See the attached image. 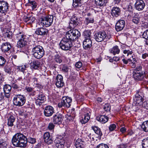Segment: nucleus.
Instances as JSON below:
<instances>
[{
    "label": "nucleus",
    "instance_id": "obj_1",
    "mask_svg": "<svg viewBox=\"0 0 148 148\" xmlns=\"http://www.w3.org/2000/svg\"><path fill=\"white\" fill-rule=\"evenodd\" d=\"M12 142L16 147L25 148L27 144V136L22 134L17 133L13 137Z\"/></svg>",
    "mask_w": 148,
    "mask_h": 148
},
{
    "label": "nucleus",
    "instance_id": "obj_2",
    "mask_svg": "<svg viewBox=\"0 0 148 148\" xmlns=\"http://www.w3.org/2000/svg\"><path fill=\"white\" fill-rule=\"evenodd\" d=\"M31 46L32 49L33 55L35 58L40 59L43 56L45 51L42 46L36 45L34 42Z\"/></svg>",
    "mask_w": 148,
    "mask_h": 148
},
{
    "label": "nucleus",
    "instance_id": "obj_3",
    "mask_svg": "<svg viewBox=\"0 0 148 148\" xmlns=\"http://www.w3.org/2000/svg\"><path fill=\"white\" fill-rule=\"evenodd\" d=\"M26 36L23 34V32H21L17 34L14 36V39L18 40L17 43L18 47H24L27 44Z\"/></svg>",
    "mask_w": 148,
    "mask_h": 148
},
{
    "label": "nucleus",
    "instance_id": "obj_4",
    "mask_svg": "<svg viewBox=\"0 0 148 148\" xmlns=\"http://www.w3.org/2000/svg\"><path fill=\"white\" fill-rule=\"evenodd\" d=\"M60 47L63 50H70L73 47L72 41L65 37L63 38L60 43Z\"/></svg>",
    "mask_w": 148,
    "mask_h": 148
},
{
    "label": "nucleus",
    "instance_id": "obj_5",
    "mask_svg": "<svg viewBox=\"0 0 148 148\" xmlns=\"http://www.w3.org/2000/svg\"><path fill=\"white\" fill-rule=\"evenodd\" d=\"M80 36V33L78 30L71 29L66 32L65 37L73 42L77 39Z\"/></svg>",
    "mask_w": 148,
    "mask_h": 148
},
{
    "label": "nucleus",
    "instance_id": "obj_6",
    "mask_svg": "<svg viewBox=\"0 0 148 148\" xmlns=\"http://www.w3.org/2000/svg\"><path fill=\"white\" fill-rule=\"evenodd\" d=\"M25 97L20 94L15 95L13 99L14 104L17 106H23L25 103Z\"/></svg>",
    "mask_w": 148,
    "mask_h": 148
},
{
    "label": "nucleus",
    "instance_id": "obj_7",
    "mask_svg": "<svg viewBox=\"0 0 148 148\" xmlns=\"http://www.w3.org/2000/svg\"><path fill=\"white\" fill-rule=\"evenodd\" d=\"M72 101L71 98L68 97H63L61 102L58 103V106L60 108L62 107L69 108L71 106Z\"/></svg>",
    "mask_w": 148,
    "mask_h": 148
},
{
    "label": "nucleus",
    "instance_id": "obj_8",
    "mask_svg": "<svg viewBox=\"0 0 148 148\" xmlns=\"http://www.w3.org/2000/svg\"><path fill=\"white\" fill-rule=\"evenodd\" d=\"M41 23L42 25L46 27L51 25L53 23V17L52 15H49L41 18Z\"/></svg>",
    "mask_w": 148,
    "mask_h": 148
},
{
    "label": "nucleus",
    "instance_id": "obj_9",
    "mask_svg": "<svg viewBox=\"0 0 148 148\" xmlns=\"http://www.w3.org/2000/svg\"><path fill=\"white\" fill-rule=\"evenodd\" d=\"M143 97L144 95L142 92L139 90L136 91L134 99L137 105H142L144 101Z\"/></svg>",
    "mask_w": 148,
    "mask_h": 148
},
{
    "label": "nucleus",
    "instance_id": "obj_10",
    "mask_svg": "<svg viewBox=\"0 0 148 148\" xmlns=\"http://www.w3.org/2000/svg\"><path fill=\"white\" fill-rule=\"evenodd\" d=\"M95 39L98 42L103 41L107 37V34L104 31L96 33L94 35Z\"/></svg>",
    "mask_w": 148,
    "mask_h": 148
},
{
    "label": "nucleus",
    "instance_id": "obj_11",
    "mask_svg": "<svg viewBox=\"0 0 148 148\" xmlns=\"http://www.w3.org/2000/svg\"><path fill=\"white\" fill-rule=\"evenodd\" d=\"M64 116L62 114L56 113L53 116V121L54 124L58 125L61 124L63 121Z\"/></svg>",
    "mask_w": 148,
    "mask_h": 148
},
{
    "label": "nucleus",
    "instance_id": "obj_12",
    "mask_svg": "<svg viewBox=\"0 0 148 148\" xmlns=\"http://www.w3.org/2000/svg\"><path fill=\"white\" fill-rule=\"evenodd\" d=\"M8 4L4 1H0V13L5 14L8 10Z\"/></svg>",
    "mask_w": 148,
    "mask_h": 148
},
{
    "label": "nucleus",
    "instance_id": "obj_13",
    "mask_svg": "<svg viewBox=\"0 0 148 148\" xmlns=\"http://www.w3.org/2000/svg\"><path fill=\"white\" fill-rule=\"evenodd\" d=\"M145 6V3L143 0H137L135 4V8L139 11H142Z\"/></svg>",
    "mask_w": 148,
    "mask_h": 148
},
{
    "label": "nucleus",
    "instance_id": "obj_14",
    "mask_svg": "<svg viewBox=\"0 0 148 148\" xmlns=\"http://www.w3.org/2000/svg\"><path fill=\"white\" fill-rule=\"evenodd\" d=\"M54 112V108L51 106H48L45 107L44 114L47 117H50L52 116Z\"/></svg>",
    "mask_w": 148,
    "mask_h": 148
},
{
    "label": "nucleus",
    "instance_id": "obj_15",
    "mask_svg": "<svg viewBox=\"0 0 148 148\" xmlns=\"http://www.w3.org/2000/svg\"><path fill=\"white\" fill-rule=\"evenodd\" d=\"M80 22V19L75 15H73L71 19L69 24L71 28H74Z\"/></svg>",
    "mask_w": 148,
    "mask_h": 148
},
{
    "label": "nucleus",
    "instance_id": "obj_16",
    "mask_svg": "<svg viewBox=\"0 0 148 148\" xmlns=\"http://www.w3.org/2000/svg\"><path fill=\"white\" fill-rule=\"evenodd\" d=\"M125 21L124 20H119L115 25V29L117 32L122 30L125 27Z\"/></svg>",
    "mask_w": 148,
    "mask_h": 148
},
{
    "label": "nucleus",
    "instance_id": "obj_17",
    "mask_svg": "<svg viewBox=\"0 0 148 148\" xmlns=\"http://www.w3.org/2000/svg\"><path fill=\"white\" fill-rule=\"evenodd\" d=\"M56 84L58 88H61L64 85L63 77L61 75H58L56 77Z\"/></svg>",
    "mask_w": 148,
    "mask_h": 148
},
{
    "label": "nucleus",
    "instance_id": "obj_18",
    "mask_svg": "<svg viewBox=\"0 0 148 148\" xmlns=\"http://www.w3.org/2000/svg\"><path fill=\"white\" fill-rule=\"evenodd\" d=\"M37 99L36 100L35 103L37 105L40 106L43 103L45 99V97L42 92H39L37 97Z\"/></svg>",
    "mask_w": 148,
    "mask_h": 148
},
{
    "label": "nucleus",
    "instance_id": "obj_19",
    "mask_svg": "<svg viewBox=\"0 0 148 148\" xmlns=\"http://www.w3.org/2000/svg\"><path fill=\"white\" fill-rule=\"evenodd\" d=\"M3 89L5 97L7 98H9L11 90V86L8 84H5L3 86Z\"/></svg>",
    "mask_w": 148,
    "mask_h": 148
},
{
    "label": "nucleus",
    "instance_id": "obj_20",
    "mask_svg": "<svg viewBox=\"0 0 148 148\" xmlns=\"http://www.w3.org/2000/svg\"><path fill=\"white\" fill-rule=\"evenodd\" d=\"M11 47V45L10 42H6L3 43L1 48L2 51L5 53L9 51Z\"/></svg>",
    "mask_w": 148,
    "mask_h": 148
},
{
    "label": "nucleus",
    "instance_id": "obj_21",
    "mask_svg": "<svg viewBox=\"0 0 148 148\" xmlns=\"http://www.w3.org/2000/svg\"><path fill=\"white\" fill-rule=\"evenodd\" d=\"M54 143L57 148H64L65 141L63 139L57 138L54 140Z\"/></svg>",
    "mask_w": 148,
    "mask_h": 148
},
{
    "label": "nucleus",
    "instance_id": "obj_22",
    "mask_svg": "<svg viewBox=\"0 0 148 148\" xmlns=\"http://www.w3.org/2000/svg\"><path fill=\"white\" fill-rule=\"evenodd\" d=\"M43 138L45 143L48 144H51L53 143V140L52 136H50L48 132L45 133L43 135Z\"/></svg>",
    "mask_w": 148,
    "mask_h": 148
},
{
    "label": "nucleus",
    "instance_id": "obj_23",
    "mask_svg": "<svg viewBox=\"0 0 148 148\" xmlns=\"http://www.w3.org/2000/svg\"><path fill=\"white\" fill-rule=\"evenodd\" d=\"M86 16L87 17L85 18L84 21L85 24L88 25L89 23H93L94 19L92 15L90 13H88L87 14Z\"/></svg>",
    "mask_w": 148,
    "mask_h": 148
},
{
    "label": "nucleus",
    "instance_id": "obj_24",
    "mask_svg": "<svg viewBox=\"0 0 148 148\" xmlns=\"http://www.w3.org/2000/svg\"><path fill=\"white\" fill-rule=\"evenodd\" d=\"M48 32V30L45 28H38L36 29L35 32L36 34L42 36L47 35Z\"/></svg>",
    "mask_w": 148,
    "mask_h": 148
},
{
    "label": "nucleus",
    "instance_id": "obj_25",
    "mask_svg": "<svg viewBox=\"0 0 148 148\" xmlns=\"http://www.w3.org/2000/svg\"><path fill=\"white\" fill-rule=\"evenodd\" d=\"M121 14L120 9L117 7H113L112 9L111 14L113 16L118 17Z\"/></svg>",
    "mask_w": 148,
    "mask_h": 148
},
{
    "label": "nucleus",
    "instance_id": "obj_26",
    "mask_svg": "<svg viewBox=\"0 0 148 148\" xmlns=\"http://www.w3.org/2000/svg\"><path fill=\"white\" fill-rule=\"evenodd\" d=\"M133 75L134 79L137 81L142 80L144 77L143 73H140V72H135L134 74Z\"/></svg>",
    "mask_w": 148,
    "mask_h": 148
},
{
    "label": "nucleus",
    "instance_id": "obj_27",
    "mask_svg": "<svg viewBox=\"0 0 148 148\" xmlns=\"http://www.w3.org/2000/svg\"><path fill=\"white\" fill-rule=\"evenodd\" d=\"M92 42L90 38L85 39L83 42V46L85 49L90 48L92 46Z\"/></svg>",
    "mask_w": 148,
    "mask_h": 148
},
{
    "label": "nucleus",
    "instance_id": "obj_28",
    "mask_svg": "<svg viewBox=\"0 0 148 148\" xmlns=\"http://www.w3.org/2000/svg\"><path fill=\"white\" fill-rule=\"evenodd\" d=\"M96 119L101 123H105L108 121V118L106 116L102 115L97 117Z\"/></svg>",
    "mask_w": 148,
    "mask_h": 148
},
{
    "label": "nucleus",
    "instance_id": "obj_29",
    "mask_svg": "<svg viewBox=\"0 0 148 148\" xmlns=\"http://www.w3.org/2000/svg\"><path fill=\"white\" fill-rule=\"evenodd\" d=\"M85 142L81 139L78 138L76 140L75 146L76 148H83L84 147Z\"/></svg>",
    "mask_w": 148,
    "mask_h": 148
},
{
    "label": "nucleus",
    "instance_id": "obj_30",
    "mask_svg": "<svg viewBox=\"0 0 148 148\" xmlns=\"http://www.w3.org/2000/svg\"><path fill=\"white\" fill-rule=\"evenodd\" d=\"M25 22L29 24H31L34 22L35 18L32 16H25L24 18Z\"/></svg>",
    "mask_w": 148,
    "mask_h": 148
},
{
    "label": "nucleus",
    "instance_id": "obj_31",
    "mask_svg": "<svg viewBox=\"0 0 148 148\" xmlns=\"http://www.w3.org/2000/svg\"><path fill=\"white\" fill-rule=\"evenodd\" d=\"M90 114L87 113L85 114L83 117H82L80 119L81 123L82 124H85L90 119Z\"/></svg>",
    "mask_w": 148,
    "mask_h": 148
},
{
    "label": "nucleus",
    "instance_id": "obj_32",
    "mask_svg": "<svg viewBox=\"0 0 148 148\" xmlns=\"http://www.w3.org/2000/svg\"><path fill=\"white\" fill-rule=\"evenodd\" d=\"M132 19L133 22L136 24H138L139 23L140 18L138 14L137 13H134Z\"/></svg>",
    "mask_w": 148,
    "mask_h": 148
},
{
    "label": "nucleus",
    "instance_id": "obj_33",
    "mask_svg": "<svg viewBox=\"0 0 148 148\" xmlns=\"http://www.w3.org/2000/svg\"><path fill=\"white\" fill-rule=\"evenodd\" d=\"M40 65V62L37 60H34L30 64L31 67L35 69H38Z\"/></svg>",
    "mask_w": 148,
    "mask_h": 148
},
{
    "label": "nucleus",
    "instance_id": "obj_34",
    "mask_svg": "<svg viewBox=\"0 0 148 148\" xmlns=\"http://www.w3.org/2000/svg\"><path fill=\"white\" fill-rule=\"evenodd\" d=\"M15 120V117L12 115L8 119L7 125L9 126L12 127L13 125V123Z\"/></svg>",
    "mask_w": 148,
    "mask_h": 148
},
{
    "label": "nucleus",
    "instance_id": "obj_35",
    "mask_svg": "<svg viewBox=\"0 0 148 148\" xmlns=\"http://www.w3.org/2000/svg\"><path fill=\"white\" fill-rule=\"evenodd\" d=\"M110 50V53H113L114 55L119 54L120 51L117 45L113 47Z\"/></svg>",
    "mask_w": 148,
    "mask_h": 148
},
{
    "label": "nucleus",
    "instance_id": "obj_36",
    "mask_svg": "<svg viewBox=\"0 0 148 148\" xmlns=\"http://www.w3.org/2000/svg\"><path fill=\"white\" fill-rule=\"evenodd\" d=\"M95 4L97 6H102L105 5L107 0H95Z\"/></svg>",
    "mask_w": 148,
    "mask_h": 148
},
{
    "label": "nucleus",
    "instance_id": "obj_37",
    "mask_svg": "<svg viewBox=\"0 0 148 148\" xmlns=\"http://www.w3.org/2000/svg\"><path fill=\"white\" fill-rule=\"evenodd\" d=\"M92 128L95 132L99 135V136L101 137L102 136V134L99 128L97 126H94L92 127Z\"/></svg>",
    "mask_w": 148,
    "mask_h": 148
},
{
    "label": "nucleus",
    "instance_id": "obj_38",
    "mask_svg": "<svg viewBox=\"0 0 148 148\" xmlns=\"http://www.w3.org/2000/svg\"><path fill=\"white\" fill-rule=\"evenodd\" d=\"M82 0H73V6L74 7L77 8L81 6Z\"/></svg>",
    "mask_w": 148,
    "mask_h": 148
},
{
    "label": "nucleus",
    "instance_id": "obj_39",
    "mask_svg": "<svg viewBox=\"0 0 148 148\" xmlns=\"http://www.w3.org/2000/svg\"><path fill=\"white\" fill-rule=\"evenodd\" d=\"M28 1V5L31 7L32 10H34L36 8L37 4L36 1L29 0Z\"/></svg>",
    "mask_w": 148,
    "mask_h": 148
},
{
    "label": "nucleus",
    "instance_id": "obj_40",
    "mask_svg": "<svg viewBox=\"0 0 148 148\" xmlns=\"http://www.w3.org/2000/svg\"><path fill=\"white\" fill-rule=\"evenodd\" d=\"M91 34V33L89 30H85L83 33L84 37L86 38H90Z\"/></svg>",
    "mask_w": 148,
    "mask_h": 148
},
{
    "label": "nucleus",
    "instance_id": "obj_41",
    "mask_svg": "<svg viewBox=\"0 0 148 148\" xmlns=\"http://www.w3.org/2000/svg\"><path fill=\"white\" fill-rule=\"evenodd\" d=\"M141 127L144 131L148 132V121L144 122L142 125Z\"/></svg>",
    "mask_w": 148,
    "mask_h": 148
},
{
    "label": "nucleus",
    "instance_id": "obj_42",
    "mask_svg": "<svg viewBox=\"0 0 148 148\" xmlns=\"http://www.w3.org/2000/svg\"><path fill=\"white\" fill-rule=\"evenodd\" d=\"M142 145L143 148H148V138H146L143 140Z\"/></svg>",
    "mask_w": 148,
    "mask_h": 148
},
{
    "label": "nucleus",
    "instance_id": "obj_43",
    "mask_svg": "<svg viewBox=\"0 0 148 148\" xmlns=\"http://www.w3.org/2000/svg\"><path fill=\"white\" fill-rule=\"evenodd\" d=\"M54 60L57 63L60 64L62 62V58L60 56L56 54L55 56Z\"/></svg>",
    "mask_w": 148,
    "mask_h": 148
},
{
    "label": "nucleus",
    "instance_id": "obj_44",
    "mask_svg": "<svg viewBox=\"0 0 148 148\" xmlns=\"http://www.w3.org/2000/svg\"><path fill=\"white\" fill-rule=\"evenodd\" d=\"M6 60L5 58L2 56H0V67H3L5 63Z\"/></svg>",
    "mask_w": 148,
    "mask_h": 148
},
{
    "label": "nucleus",
    "instance_id": "obj_45",
    "mask_svg": "<svg viewBox=\"0 0 148 148\" xmlns=\"http://www.w3.org/2000/svg\"><path fill=\"white\" fill-rule=\"evenodd\" d=\"M7 144L6 142L3 140H0V148H7Z\"/></svg>",
    "mask_w": 148,
    "mask_h": 148
},
{
    "label": "nucleus",
    "instance_id": "obj_46",
    "mask_svg": "<svg viewBox=\"0 0 148 148\" xmlns=\"http://www.w3.org/2000/svg\"><path fill=\"white\" fill-rule=\"evenodd\" d=\"M30 134H28L27 135L28 138H27V142L28 141L29 143L32 144H34L36 142V139L34 138L30 137L29 136Z\"/></svg>",
    "mask_w": 148,
    "mask_h": 148
},
{
    "label": "nucleus",
    "instance_id": "obj_47",
    "mask_svg": "<svg viewBox=\"0 0 148 148\" xmlns=\"http://www.w3.org/2000/svg\"><path fill=\"white\" fill-rule=\"evenodd\" d=\"M4 36L5 37H7L8 38H11L13 36V34L12 33L9 31L5 32L4 34Z\"/></svg>",
    "mask_w": 148,
    "mask_h": 148
},
{
    "label": "nucleus",
    "instance_id": "obj_48",
    "mask_svg": "<svg viewBox=\"0 0 148 148\" xmlns=\"http://www.w3.org/2000/svg\"><path fill=\"white\" fill-rule=\"evenodd\" d=\"M69 70V68L66 65H64L62 67V71L63 72L67 73L68 72Z\"/></svg>",
    "mask_w": 148,
    "mask_h": 148
},
{
    "label": "nucleus",
    "instance_id": "obj_49",
    "mask_svg": "<svg viewBox=\"0 0 148 148\" xmlns=\"http://www.w3.org/2000/svg\"><path fill=\"white\" fill-rule=\"evenodd\" d=\"M116 127V125L114 124H111L109 127V129L110 131L114 130Z\"/></svg>",
    "mask_w": 148,
    "mask_h": 148
},
{
    "label": "nucleus",
    "instance_id": "obj_50",
    "mask_svg": "<svg viewBox=\"0 0 148 148\" xmlns=\"http://www.w3.org/2000/svg\"><path fill=\"white\" fill-rule=\"evenodd\" d=\"M4 71L5 72L8 73H10L11 69L10 66L8 65H6L4 67Z\"/></svg>",
    "mask_w": 148,
    "mask_h": 148
},
{
    "label": "nucleus",
    "instance_id": "obj_51",
    "mask_svg": "<svg viewBox=\"0 0 148 148\" xmlns=\"http://www.w3.org/2000/svg\"><path fill=\"white\" fill-rule=\"evenodd\" d=\"M97 148H109V147L106 144L101 143L97 145Z\"/></svg>",
    "mask_w": 148,
    "mask_h": 148
},
{
    "label": "nucleus",
    "instance_id": "obj_52",
    "mask_svg": "<svg viewBox=\"0 0 148 148\" xmlns=\"http://www.w3.org/2000/svg\"><path fill=\"white\" fill-rule=\"evenodd\" d=\"M103 109L106 111H110V106L108 103L104 105Z\"/></svg>",
    "mask_w": 148,
    "mask_h": 148
},
{
    "label": "nucleus",
    "instance_id": "obj_53",
    "mask_svg": "<svg viewBox=\"0 0 148 148\" xmlns=\"http://www.w3.org/2000/svg\"><path fill=\"white\" fill-rule=\"evenodd\" d=\"M142 36L143 38L148 39V29L144 32Z\"/></svg>",
    "mask_w": 148,
    "mask_h": 148
},
{
    "label": "nucleus",
    "instance_id": "obj_54",
    "mask_svg": "<svg viewBox=\"0 0 148 148\" xmlns=\"http://www.w3.org/2000/svg\"><path fill=\"white\" fill-rule=\"evenodd\" d=\"M82 63L81 62L79 61L76 63L75 66L77 68L79 69L82 67Z\"/></svg>",
    "mask_w": 148,
    "mask_h": 148
},
{
    "label": "nucleus",
    "instance_id": "obj_55",
    "mask_svg": "<svg viewBox=\"0 0 148 148\" xmlns=\"http://www.w3.org/2000/svg\"><path fill=\"white\" fill-rule=\"evenodd\" d=\"M133 61L132 62L129 63V65L132 67V68H134L136 67V64L135 63L136 62V59H133Z\"/></svg>",
    "mask_w": 148,
    "mask_h": 148
},
{
    "label": "nucleus",
    "instance_id": "obj_56",
    "mask_svg": "<svg viewBox=\"0 0 148 148\" xmlns=\"http://www.w3.org/2000/svg\"><path fill=\"white\" fill-rule=\"evenodd\" d=\"M143 107L146 109H148V101H146L143 102Z\"/></svg>",
    "mask_w": 148,
    "mask_h": 148
},
{
    "label": "nucleus",
    "instance_id": "obj_57",
    "mask_svg": "<svg viewBox=\"0 0 148 148\" xmlns=\"http://www.w3.org/2000/svg\"><path fill=\"white\" fill-rule=\"evenodd\" d=\"M26 66H22L19 67V70L23 73H24L25 71L26 70Z\"/></svg>",
    "mask_w": 148,
    "mask_h": 148
},
{
    "label": "nucleus",
    "instance_id": "obj_58",
    "mask_svg": "<svg viewBox=\"0 0 148 148\" xmlns=\"http://www.w3.org/2000/svg\"><path fill=\"white\" fill-rule=\"evenodd\" d=\"M54 126H55L53 123H50L49 124L48 128L49 130H51L54 129Z\"/></svg>",
    "mask_w": 148,
    "mask_h": 148
},
{
    "label": "nucleus",
    "instance_id": "obj_59",
    "mask_svg": "<svg viewBox=\"0 0 148 148\" xmlns=\"http://www.w3.org/2000/svg\"><path fill=\"white\" fill-rule=\"evenodd\" d=\"M117 148H127V146L126 144H121L118 145Z\"/></svg>",
    "mask_w": 148,
    "mask_h": 148
},
{
    "label": "nucleus",
    "instance_id": "obj_60",
    "mask_svg": "<svg viewBox=\"0 0 148 148\" xmlns=\"http://www.w3.org/2000/svg\"><path fill=\"white\" fill-rule=\"evenodd\" d=\"M4 80L3 74L0 72V82L1 83Z\"/></svg>",
    "mask_w": 148,
    "mask_h": 148
},
{
    "label": "nucleus",
    "instance_id": "obj_61",
    "mask_svg": "<svg viewBox=\"0 0 148 148\" xmlns=\"http://www.w3.org/2000/svg\"><path fill=\"white\" fill-rule=\"evenodd\" d=\"M12 87L15 89H17L18 88V86L16 84L13 83L12 84Z\"/></svg>",
    "mask_w": 148,
    "mask_h": 148
},
{
    "label": "nucleus",
    "instance_id": "obj_62",
    "mask_svg": "<svg viewBox=\"0 0 148 148\" xmlns=\"http://www.w3.org/2000/svg\"><path fill=\"white\" fill-rule=\"evenodd\" d=\"M133 9V7L131 5H129L128 7V9L129 11H132Z\"/></svg>",
    "mask_w": 148,
    "mask_h": 148
},
{
    "label": "nucleus",
    "instance_id": "obj_63",
    "mask_svg": "<svg viewBox=\"0 0 148 148\" xmlns=\"http://www.w3.org/2000/svg\"><path fill=\"white\" fill-rule=\"evenodd\" d=\"M25 89L27 92H29L32 91L33 90L32 88L30 87H26Z\"/></svg>",
    "mask_w": 148,
    "mask_h": 148
},
{
    "label": "nucleus",
    "instance_id": "obj_64",
    "mask_svg": "<svg viewBox=\"0 0 148 148\" xmlns=\"http://www.w3.org/2000/svg\"><path fill=\"white\" fill-rule=\"evenodd\" d=\"M4 97V95L3 93L1 92L0 93V101L3 99Z\"/></svg>",
    "mask_w": 148,
    "mask_h": 148
}]
</instances>
